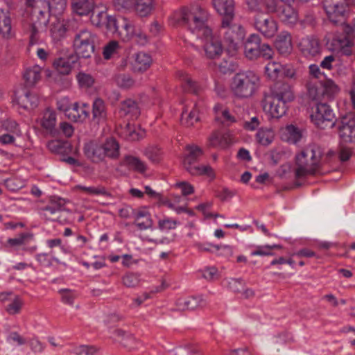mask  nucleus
Returning a JSON list of instances; mask_svg holds the SVG:
<instances>
[{
    "label": "nucleus",
    "mask_w": 355,
    "mask_h": 355,
    "mask_svg": "<svg viewBox=\"0 0 355 355\" xmlns=\"http://www.w3.org/2000/svg\"><path fill=\"white\" fill-rule=\"evenodd\" d=\"M193 20L190 25L191 34L196 36L207 59H218L223 51L220 41L213 35L207 24L209 13L201 7H195L193 10Z\"/></svg>",
    "instance_id": "f257e3e1"
},
{
    "label": "nucleus",
    "mask_w": 355,
    "mask_h": 355,
    "mask_svg": "<svg viewBox=\"0 0 355 355\" xmlns=\"http://www.w3.org/2000/svg\"><path fill=\"white\" fill-rule=\"evenodd\" d=\"M292 88L282 85L271 94L265 96L262 106L265 114L269 119H279L287 112V104L294 100Z\"/></svg>",
    "instance_id": "f03ea898"
},
{
    "label": "nucleus",
    "mask_w": 355,
    "mask_h": 355,
    "mask_svg": "<svg viewBox=\"0 0 355 355\" xmlns=\"http://www.w3.org/2000/svg\"><path fill=\"white\" fill-rule=\"evenodd\" d=\"M260 87V78L253 71H242L236 73L230 83L233 95L238 98H249L253 96Z\"/></svg>",
    "instance_id": "7ed1b4c3"
},
{
    "label": "nucleus",
    "mask_w": 355,
    "mask_h": 355,
    "mask_svg": "<svg viewBox=\"0 0 355 355\" xmlns=\"http://www.w3.org/2000/svg\"><path fill=\"white\" fill-rule=\"evenodd\" d=\"M106 28L108 32L120 37L123 41H129L134 36L136 42L144 45L147 42V37L145 35L135 33L132 24L125 18H115L112 16L106 17Z\"/></svg>",
    "instance_id": "20e7f679"
},
{
    "label": "nucleus",
    "mask_w": 355,
    "mask_h": 355,
    "mask_svg": "<svg viewBox=\"0 0 355 355\" xmlns=\"http://www.w3.org/2000/svg\"><path fill=\"white\" fill-rule=\"evenodd\" d=\"M321 155V150L317 146H309L298 154L296 156V176L302 178L313 174L319 165Z\"/></svg>",
    "instance_id": "39448f33"
},
{
    "label": "nucleus",
    "mask_w": 355,
    "mask_h": 355,
    "mask_svg": "<svg viewBox=\"0 0 355 355\" xmlns=\"http://www.w3.org/2000/svg\"><path fill=\"white\" fill-rule=\"evenodd\" d=\"M202 150L198 146H187L181 157L184 168L192 175H207L213 177L214 172L209 165H196V162L202 156Z\"/></svg>",
    "instance_id": "423d86ee"
},
{
    "label": "nucleus",
    "mask_w": 355,
    "mask_h": 355,
    "mask_svg": "<svg viewBox=\"0 0 355 355\" xmlns=\"http://www.w3.org/2000/svg\"><path fill=\"white\" fill-rule=\"evenodd\" d=\"M57 107L70 121L83 123L89 116V107L85 103H72L69 98L63 97L57 102Z\"/></svg>",
    "instance_id": "0eeeda50"
},
{
    "label": "nucleus",
    "mask_w": 355,
    "mask_h": 355,
    "mask_svg": "<svg viewBox=\"0 0 355 355\" xmlns=\"http://www.w3.org/2000/svg\"><path fill=\"white\" fill-rule=\"evenodd\" d=\"M96 35L87 29L78 32L73 40L76 55L88 58L94 51Z\"/></svg>",
    "instance_id": "6e6552de"
},
{
    "label": "nucleus",
    "mask_w": 355,
    "mask_h": 355,
    "mask_svg": "<svg viewBox=\"0 0 355 355\" xmlns=\"http://www.w3.org/2000/svg\"><path fill=\"white\" fill-rule=\"evenodd\" d=\"M225 32V42L227 46V51L230 55H234L238 51L245 35V30L241 25L234 24L230 21Z\"/></svg>",
    "instance_id": "1a4fd4ad"
},
{
    "label": "nucleus",
    "mask_w": 355,
    "mask_h": 355,
    "mask_svg": "<svg viewBox=\"0 0 355 355\" xmlns=\"http://www.w3.org/2000/svg\"><path fill=\"white\" fill-rule=\"evenodd\" d=\"M350 96L355 109V83L350 91ZM339 135L343 142L350 143L355 141V117L353 115L349 114L342 119Z\"/></svg>",
    "instance_id": "9d476101"
},
{
    "label": "nucleus",
    "mask_w": 355,
    "mask_h": 355,
    "mask_svg": "<svg viewBox=\"0 0 355 355\" xmlns=\"http://www.w3.org/2000/svg\"><path fill=\"white\" fill-rule=\"evenodd\" d=\"M341 29L345 34H335L329 42V46L331 51H342L345 47L350 45V37L355 38V19L352 25L342 24Z\"/></svg>",
    "instance_id": "9b49d317"
},
{
    "label": "nucleus",
    "mask_w": 355,
    "mask_h": 355,
    "mask_svg": "<svg viewBox=\"0 0 355 355\" xmlns=\"http://www.w3.org/2000/svg\"><path fill=\"white\" fill-rule=\"evenodd\" d=\"M312 121L319 128L332 127L334 114L330 106L326 103L318 104L311 115Z\"/></svg>",
    "instance_id": "f8f14e48"
},
{
    "label": "nucleus",
    "mask_w": 355,
    "mask_h": 355,
    "mask_svg": "<svg viewBox=\"0 0 355 355\" xmlns=\"http://www.w3.org/2000/svg\"><path fill=\"white\" fill-rule=\"evenodd\" d=\"M324 10L330 21L341 22L347 10V0H324Z\"/></svg>",
    "instance_id": "ddd939ff"
},
{
    "label": "nucleus",
    "mask_w": 355,
    "mask_h": 355,
    "mask_svg": "<svg viewBox=\"0 0 355 355\" xmlns=\"http://www.w3.org/2000/svg\"><path fill=\"white\" fill-rule=\"evenodd\" d=\"M267 7L270 12H277L280 19L288 25L292 26L299 21V15L297 11L289 3H284L277 8V5H273L267 1Z\"/></svg>",
    "instance_id": "4468645a"
},
{
    "label": "nucleus",
    "mask_w": 355,
    "mask_h": 355,
    "mask_svg": "<svg viewBox=\"0 0 355 355\" xmlns=\"http://www.w3.org/2000/svg\"><path fill=\"white\" fill-rule=\"evenodd\" d=\"M12 102L18 107L29 110L37 106L39 98L35 94L21 88L15 92Z\"/></svg>",
    "instance_id": "2eb2a0df"
},
{
    "label": "nucleus",
    "mask_w": 355,
    "mask_h": 355,
    "mask_svg": "<svg viewBox=\"0 0 355 355\" xmlns=\"http://www.w3.org/2000/svg\"><path fill=\"white\" fill-rule=\"evenodd\" d=\"M20 135L21 131L15 121L7 120L0 123V144H12L16 137Z\"/></svg>",
    "instance_id": "dca6fc26"
},
{
    "label": "nucleus",
    "mask_w": 355,
    "mask_h": 355,
    "mask_svg": "<svg viewBox=\"0 0 355 355\" xmlns=\"http://www.w3.org/2000/svg\"><path fill=\"white\" fill-rule=\"evenodd\" d=\"M212 4L216 11L223 16L222 26H228L234 17V0H212Z\"/></svg>",
    "instance_id": "f3484780"
},
{
    "label": "nucleus",
    "mask_w": 355,
    "mask_h": 355,
    "mask_svg": "<svg viewBox=\"0 0 355 355\" xmlns=\"http://www.w3.org/2000/svg\"><path fill=\"white\" fill-rule=\"evenodd\" d=\"M77 60V56L73 53L59 56L53 60V69L60 75H69L72 71Z\"/></svg>",
    "instance_id": "a211bd4d"
},
{
    "label": "nucleus",
    "mask_w": 355,
    "mask_h": 355,
    "mask_svg": "<svg viewBox=\"0 0 355 355\" xmlns=\"http://www.w3.org/2000/svg\"><path fill=\"white\" fill-rule=\"evenodd\" d=\"M26 4L28 6L33 8V13L38 15V21L37 22L39 26H46L49 21V12L51 9L52 6L45 0H26Z\"/></svg>",
    "instance_id": "6ab92c4d"
},
{
    "label": "nucleus",
    "mask_w": 355,
    "mask_h": 355,
    "mask_svg": "<svg viewBox=\"0 0 355 355\" xmlns=\"http://www.w3.org/2000/svg\"><path fill=\"white\" fill-rule=\"evenodd\" d=\"M15 35L10 12L8 10L0 9V36L5 40H10Z\"/></svg>",
    "instance_id": "aec40b11"
},
{
    "label": "nucleus",
    "mask_w": 355,
    "mask_h": 355,
    "mask_svg": "<svg viewBox=\"0 0 355 355\" xmlns=\"http://www.w3.org/2000/svg\"><path fill=\"white\" fill-rule=\"evenodd\" d=\"M256 28L266 37H271L277 31L276 21L269 17H260L255 21Z\"/></svg>",
    "instance_id": "412c9836"
},
{
    "label": "nucleus",
    "mask_w": 355,
    "mask_h": 355,
    "mask_svg": "<svg viewBox=\"0 0 355 355\" xmlns=\"http://www.w3.org/2000/svg\"><path fill=\"white\" fill-rule=\"evenodd\" d=\"M195 7L200 6L198 5H195L191 7L189 11L183 9L176 10L174 12H173V14L169 17L170 24L171 26H179L187 24L189 25V28H190V25L193 20V10Z\"/></svg>",
    "instance_id": "4be33fe9"
},
{
    "label": "nucleus",
    "mask_w": 355,
    "mask_h": 355,
    "mask_svg": "<svg viewBox=\"0 0 355 355\" xmlns=\"http://www.w3.org/2000/svg\"><path fill=\"white\" fill-rule=\"evenodd\" d=\"M299 47L303 55L307 58H313L320 53L318 41L312 37H306L301 39Z\"/></svg>",
    "instance_id": "5701e85b"
},
{
    "label": "nucleus",
    "mask_w": 355,
    "mask_h": 355,
    "mask_svg": "<svg viewBox=\"0 0 355 355\" xmlns=\"http://www.w3.org/2000/svg\"><path fill=\"white\" fill-rule=\"evenodd\" d=\"M84 153L93 162H100L105 159L101 144L96 141L87 142L84 147Z\"/></svg>",
    "instance_id": "b1692460"
},
{
    "label": "nucleus",
    "mask_w": 355,
    "mask_h": 355,
    "mask_svg": "<svg viewBox=\"0 0 355 355\" xmlns=\"http://www.w3.org/2000/svg\"><path fill=\"white\" fill-rule=\"evenodd\" d=\"M260 38L257 35H251L244 43V54L250 60L259 57Z\"/></svg>",
    "instance_id": "393cba45"
},
{
    "label": "nucleus",
    "mask_w": 355,
    "mask_h": 355,
    "mask_svg": "<svg viewBox=\"0 0 355 355\" xmlns=\"http://www.w3.org/2000/svg\"><path fill=\"white\" fill-rule=\"evenodd\" d=\"M48 148L53 153L59 155H76L78 153L77 148H73L67 141L60 140H53L48 143Z\"/></svg>",
    "instance_id": "a878e982"
},
{
    "label": "nucleus",
    "mask_w": 355,
    "mask_h": 355,
    "mask_svg": "<svg viewBox=\"0 0 355 355\" xmlns=\"http://www.w3.org/2000/svg\"><path fill=\"white\" fill-rule=\"evenodd\" d=\"M282 139L291 144H297L304 136L302 130L294 125H288L280 130Z\"/></svg>",
    "instance_id": "bb28decb"
},
{
    "label": "nucleus",
    "mask_w": 355,
    "mask_h": 355,
    "mask_svg": "<svg viewBox=\"0 0 355 355\" xmlns=\"http://www.w3.org/2000/svg\"><path fill=\"white\" fill-rule=\"evenodd\" d=\"M205 304L202 296L181 297L176 302L177 308L180 311L193 310Z\"/></svg>",
    "instance_id": "cd10ccee"
},
{
    "label": "nucleus",
    "mask_w": 355,
    "mask_h": 355,
    "mask_svg": "<svg viewBox=\"0 0 355 355\" xmlns=\"http://www.w3.org/2000/svg\"><path fill=\"white\" fill-rule=\"evenodd\" d=\"M275 46L279 53L289 54L293 50L291 36L288 32H282L277 37Z\"/></svg>",
    "instance_id": "c85d7f7f"
},
{
    "label": "nucleus",
    "mask_w": 355,
    "mask_h": 355,
    "mask_svg": "<svg viewBox=\"0 0 355 355\" xmlns=\"http://www.w3.org/2000/svg\"><path fill=\"white\" fill-rule=\"evenodd\" d=\"M198 121V108L197 106L192 103L187 105L182 113V123L186 126H192Z\"/></svg>",
    "instance_id": "c756f323"
},
{
    "label": "nucleus",
    "mask_w": 355,
    "mask_h": 355,
    "mask_svg": "<svg viewBox=\"0 0 355 355\" xmlns=\"http://www.w3.org/2000/svg\"><path fill=\"white\" fill-rule=\"evenodd\" d=\"M152 58L144 52H139L134 56V61L132 63L135 71L144 72L152 64Z\"/></svg>",
    "instance_id": "7c9ffc66"
},
{
    "label": "nucleus",
    "mask_w": 355,
    "mask_h": 355,
    "mask_svg": "<svg viewBox=\"0 0 355 355\" xmlns=\"http://www.w3.org/2000/svg\"><path fill=\"white\" fill-rule=\"evenodd\" d=\"M275 138V133L272 128L262 127L258 129L255 135L256 141L261 146H270Z\"/></svg>",
    "instance_id": "2f4dec72"
},
{
    "label": "nucleus",
    "mask_w": 355,
    "mask_h": 355,
    "mask_svg": "<svg viewBox=\"0 0 355 355\" xmlns=\"http://www.w3.org/2000/svg\"><path fill=\"white\" fill-rule=\"evenodd\" d=\"M96 6L94 0H72L73 11L79 15H87Z\"/></svg>",
    "instance_id": "473e14b6"
},
{
    "label": "nucleus",
    "mask_w": 355,
    "mask_h": 355,
    "mask_svg": "<svg viewBox=\"0 0 355 355\" xmlns=\"http://www.w3.org/2000/svg\"><path fill=\"white\" fill-rule=\"evenodd\" d=\"M154 0H135L132 11L139 17H147L154 9Z\"/></svg>",
    "instance_id": "72a5a7b5"
},
{
    "label": "nucleus",
    "mask_w": 355,
    "mask_h": 355,
    "mask_svg": "<svg viewBox=\"0 0 355 355\" xmlns=\"http://www.w3.org/2000/svg\"><path fill=\"white\" fill-rule=\"evenodd\" d=\"M107 116L105 103L100 98H96L92 104V119L96 123L104 121Z\"/></svg>",
    "instance_id": "f704fd0d"
},
{
    "label": "nucleus",
    "mask_w": 355,
    "mask_h": 355,
    "mask_svg": "<svg viewBox=\"0 0 355 355\" xmlns=\"http://www.w3.org/2000/svg\"><path fill=\"white\" fill-rule=\"evenodd\" d=\"M101 146L105 158H116L119 156V146L114 139H107L104 144H101Z\"/></svg>",
    "instance_id": "c9c22d12"
},
{
    "label": "nucleus",
    "mask_w": 355,
    "mask_h": 355,
    "mask_svg": "<svg viewBox=\"0 0 355 355\" xmlns=\"http://www.w3.org/2000/svg\"><path fill=\"white\" fill-rule=\"evenodd\" d=\"M67 28L64 21L57 19L53 22L50 28V34L53 42H57L64 38L66 35Z\"/></svg>",
    "instance_id": "e433bc0d"
},
{
    "label": "nucleus",
    "mask_w": 355,
    "mask_h": 355,
    "mask_svg": "<svg viewBox=\"0 0 355 355\" xmlns=\"http://www.w3.org/2000/svg\"><path fill=\"white\" fill-rule=\"evenodd\" d=\"M120 112L121 115L130 116L131 119L137 118L139 114V108L132 99L125 100L121 103Z\"/></svg>",
    "instance_id": "4c0bfd02"
},
{
    "label": "nucleus",
    "mask_w": 355,
    "mask_h": 355,
    "mask_svg": "<svg viewBox=\"0 0 355 355\" xmlns=\"http://www.w3.org/2000/svg\"><path fill=\"white\" fill-rule=\"evenodd\" d=\"M216 120L221 123H232L234 121V117L229 110L222 104L217 103L214 107Z\"/></svg>",
    "instance_id": "58836bf2"
},
{
    "label": "nucleus",
    "mask_w": 355,
    "mask_h": 355,
    "mask_svg": "<svg viewBox=\"0 0 355 355\" xmlns=\"http://www.w3.org/2000/svg\"><path fill=\"white\" fill-rule=\"evenodd\" d=\"M41 125L47 130H52L56 124V114L51 109H46L40 120Z\"/></svg>",
    "instance_id": "ea45409f"
},
{
    "label": "nucleus",
    "mask_w": 355,
    "mask_h": 355,
    "mask_svg": "<svg viewBox=\"0 0 355 355\" xmlns=\"http://www.w3.org/2000/svg\"><path fill=\"white\" fill-rule=\"evenodd\" d=\"M41 71V67L38 65H35L25 71L24 77L29 85H34L40 79Z\"/></svg>",
    "instance_id": "a19ab883"
},
{
    "label": "nucleus",
    "mask_w": 355,
    "mask_h": 355,
    "mask_svg": "<svg viewBox=\"0 0 355 355\" xmlns=\"http://www.w3.org/2000/svg\"><path fill=\"white\" fill-rule=\"evenodd\" d=\"M125 165L139 173H144L146 170V165L137 157L126 156L123 160Z\"/></svg>",
    "instance_id": "79ce46f5"
},
{
    "label": "nucleus",
    "mask_w": 355,
    "mask_h": 355,
    "mask_svg": "<svg viewBox=\"0 0 355 355\" xmlns=\"http://www.w3.org/2000/svg\"><path fill=\"white\" fill-rule=\"evenodd\" d=\"M282 65L276 62H269L265 67V73L271 80H276L281 74Z\"/></svg>",
    "instance_id": "37998d69"
},
{
    "label": "nucleus",
    "mask_w": 355,
    "mask_h": 355,
    "mask_svg": "<svg viewBox=\"0 0 355 355\" xmlns=\"http://www.w3.org/2000/svg\"><path fill=\"white\" fill-rule=\"evenodd\" d=\"M157 225L159 230L162 232H168L170 230H175L178 225H180V222L177 220L165 216L158 220Z\"/></svg>",
    "instance_id": "c03bdc74"
},
{
    "label": "nucleus",
    "mask_w": 355,
    "mask_h": 355,
    "mask_svg": "<svg viewBox=\"0 0 355 355\" xmlns=\"http://www.w3.org/2000/svg\"><path fill=\"white\" fill-rule=\"evenodd\" d=\"M121 49L119 43L115 40L110 41L103 48V55L108 60L116 55Z\"/></svg>",
    "instance_id": "a18cd8bd"
},
{
    "label": "nucleus",
    "mask_w": 355,
    "mask_h": 355,
    "mask_svg": "<svg viewBox=\"0 0 355 355\" xmlns=\"http://www.w3.org/2000/svg\"><path fill=\"white\" fill-rule=\"evenodd\" d=\"M324 96L327 98H333L340 92L339 87L331 79L325 80L322 83Z\"/></svg>",
    "instance_id": "49530a36"
},
{
    "label": "nucleus",
    "mask_w": 355,
    "mask_h": 355,
    "mask_svg": "<svg viewBox=\"0 0 355 355\" xmlns=\"http://www.w3.org/2000/svg\"><path fill=\"white\" fill-rule=\"evenodd\" d=\"M144 154L153 162H158L162 155L161 149L156 145L148 146L144 150Z\"/></svg>",
    "instance_id": "de8ad7c7"
},
{
    "label": "nucleus",
    "mask_w": 355,
    "mask_h": 355,
    "mask_svg": "<svg viewBox=\"0 0 355 355\" xmlns=\"http://www.w3.org/2000/svg\"><path fill=\"white\" fill-rule=\"evenodd\" d=\"M225 144V136L219 131L214 132L209 137V145L211 147L223 148Z\"/></svg>",
    "instance_id": "09e8293b"
},
{
    "label": "nucleus",
    "mask_w": 355,
    "mask_h": 355,
    "mask_svg": "<svg viewBox=\"0 0 355 355\" xmlns=\"http://www.w3.org/2000/svg\"><path fill=\"white\" fill-rule=\"evenodd\" d=\"M5 184L8 189L15 192L23 188L26 181L21 178H11L5 181Z\"/></svg>",
    "instance_id": "8fccbe9b"
},
{
    "label": "nucleus",
    "mask_w": 355,
    "mask_h": 355,
    "mask_svg": "<svg viewBox=\"0 0 355 355\" xmlns=\"http://www.w3.org/2000/svg\"><path fill=\"white\" fill-rule=\"evenodd\" d=\"M308 95L313 100H319L324 97L322 83L320 82L318 85L310 84L308 87Z\"/></svg>",
    "instance_id": "3c124183"
},
{
    "label": "nucleus",
    "mask_w": 355,
    "mask_h": 355,
    "mask_svg": "<svg viewBox=\"0 0 355 355\" xmlns=\"http://www.w3.org/2000/svg\"><path fill=\"white\" fill-rule=\"evenodd\" d=\"M135 0H113V6L118 11H132Z\"/></svg>",
    "instance_id": "603ef678"
},
{
    "label": "nucleus",
    "mask_w": 355,
    "mask_h": 355,
    "mask_svg": "<svg viewBox=\"0 0 355 355\" xmlns=\"http://www.w3.org/2000/svg\"><path fill=\"white\" fill-rule=\"evenodd\" d=\"M76 79L80 87L83 89H87L92 87L94 84V78L89 74L84 72H80L76 76Z\"/></svg>",
    "instance_id": "864d4df0"
},
{
    "label": "nucleus",
    "mask_w": 355,
    "mask_h": 355,
    "mask_svg": "<svg viewBox=\"0 0 355 355\" xmlns=\"http://www.w3.org/2000/svg\"><path fill=\"white\" fill-rule=\"evenodd\" d=\"M125 132L131 140H139L145 135L144 130L140 127H131L128 125Z\"/></svg>",
    "instance_id": "5fc2aeb1"
},
{
    "label": "nucleus",
    "mask_w": 355,
    "mask_h": 355,
    "mask_svg": "<svg viewBox=\"0 0 355 355\" xmlns=\"http://www.w3.org/2000/svg\"><path fill=\"white\" fill-rule=\"evenodd\" d=\"M115 82L121 88H129L135 84L134 80L129 75L126 74L118 75L115 78Z\"/></svg>",
    "instance_id": "6e6d98bb"
},
{
    "label": "nucleus",
    "mask_w": 355,
    "mask_h": 355,
    "mask_svg": "<svg viewBox=\"0 0 355 355\" xmlns=\"http://www.w3.org/2000/svg\"><path fill=\"white\" fill-rule=\"evenodd\" d=\"M77 187L79 189L83 190L87 194L92 196H98V195H107V191L103 187H85L83 185H78Z\"/></svg>",
    "instance_id": "4d7b16f0"
},
{
    "label": "nucleus",
    "mask_w": 355,
    "mask_h": 355,
    "mask_svg": "<svg viewBox=\"0 0 355 355\" xmlns=\"http://www.w3.org/2000/svg\"><path fill=\"white\" fill-rule=\"evenodd\" d=\"M22 304V300L19 297H16L11 303L8 305L6 310L10 314H16L19 312Z\"/></svg>",
    "instance_id": "13d9d810"
},
{
    "label": "nucleus",
    "mask_w": 355,
    "mask_h": 355,
    "mask_svg": "<svg viewBox=\"0 0 355 355\" xmlns=\"http://www.w3.org/2000/svg\"><path fill=\"white\" fill-rule=\"evenodd\" d=\"M139 281V275L135 273H128L123 277V283L128 287L135 286L138 284Z\"/></svg>",
    "instance_id": "bf43d9fd"
},
{
    "label": "nucleus",
    "mask_w": 355,
    "mask_h": 355,
    "mask_svg": "<svg viewBox=\"0 0 355 355\" xmlns=\"http://www.w3.org/2000/svg\"><path fill=\"white\" fill-rule=\"evenodd\" d=\"M173 187L181 191L182 195L187 196L191 194L194 189L191 184L187 182H179L173 185Z\"/></svg>",
    "instance_id": "052dcab7"
},
{
    "label": "nucleus",
    "mask_w": 355,
    "mask_h": 355,
    "mask_svg": "<svg viewBox=\"0 0 355 355\" xmlns=\"http://www.w3.org/2000/svg\"><path fill=\"white\" fill-rule=\"evenodd\" d=\"M272 247H270V245H259L257 246V249L251 252V256H269L272 255L271 250Z\"/></svg>",
    "instance_id": "680f3d73"
},
{
    "label": "nucleus",
    "mask_w": 355,
    "mask_h": 355,
    "mask_svg": "<svg viewBox=\"0 0 355 355\" xmlns=\"http://www.w3.org/2000/svg\"><path fill=\"white\" fill-rule=\"evenodd\" d=\"M321 67L315 64H311L309 67V74L311 76L322 80L326 77L325 73L321 70Z\"/></svg>",
    "instance_id": "e2e57ef3"
},
{
    "label": "nucleus",
    "mask_w": 355,
    "mask_h": 355,
    "mask_svg": "<svg viewBox=\"0 0 355 355\" xmlns=\"http://www.w3.org/2000/svg\"><path fill=\"white\" fill-rule=\"evenodd\" d=\"M77 355H94L96 352V349L92 346L80 345L74 349Z\"/></svg>",
    "instance_id": "0e129e2a"
},
{
    "label": "nucleus",
    "mask_w": 355,
    "mask_h": 355,
    "mask_svg": "<svg viewBox=\"0 0 355 355\" xmlns=\"http://www.w3.org/2000/svg\"><path fill=\"white\" fill-rule=\"evenodd\" d=\"M272 55L273 51L271 47L267 44L260 42L259 57L268 60L271 58Z\"/></svg>",
    "instance_id": "69168bd1"
},
{
    "label": "nucleus",
    "mask_w": 355,
    "mask_h": 355,
    "mask_svg": "<svg viewBox=\"0 0 355 355\" xmlns=\"http://www.w3.org/2000/svg\"><path fill=\"white\" fill-rule=\"evenodd\" d=\"M260 120L257 116L252 117L249 121L244 123L243 127L249 131H254L258 128L260 125Z\"/></svg>",
    "instance_id": "338daca9"
},
{
    "label": "nucleus",
    "mask_w": 355,
    "mask_h": 355,
    "mask_svg": "<svg viewBox=\"0 0 355 355\" xmlns=\"http://www.w3.org/2000/svg\"><path fill=\"white\" fill-rule=\"evenodd\" d=\"M106 17L104 11H100L97 14L93 13L91 16V21L94 26H99L105 21Z\"/></svg>",
    "instance_id": "774afa93"
}]
</instances>
